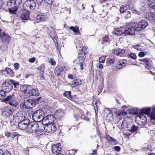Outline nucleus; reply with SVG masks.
I'll list each match as a JSON object with an SVG mask.
<instances>
[{
    "label": "nucleus",
    "instance_id": "1",
    "mask_svg": "<svg viewBox=\"0 0 155 155\" xmlns=\"http://www.w3.org/2000/svg\"><path fill=\"white\" fill-rule=\"evenodd\" d=\"M21 0H11L8 3V5L11 6L12 4L13 6L9 8V12L12 14H15L18 6L21 4Z\"/></svg>",
    "mask_w": 155,
    "mask_h": 155
},
{
    "label": "nucleus",
    "instance_id": "2",
    "mask_svg": "<svg viewBox=\"0 0 155 155\" xmlns=\"http://www.w3.org/2000/svg\"><path fill=\"white\" fill-rule=\"evenodd\" d=\"M3 101L15 107H17L18 106V102L16 101L15 96L14 95L8 96L3 100Z\"/></svg>",
    "mask_w": 155,
    "mask_h": 155
},
{
    "label": "nucleus",
    "instance_id": "3",
    "mask_svg": "<svg viewBox=\"0 0 155 155\" xmlns=\"http://www.w3.org/2000/svg\"><path fill=\"white\" fill-rule=\"evenodd\" d=\"M27 117L26 113L23 111H20L15 114L13 117V121L18 123L25 119Z\"/></svg>",
    "mask_w": 155,
    "mask_h": 155
},
{
    "label": "nucleus",
    "instance_id": "4",
    "mask_svg": "<svg viewBox=\"0 0 155 155\" xmlns=\"http://www.w3.org/2000/svg\"><path fill=\"white\" fill-rule=\"evenodd\" d=\"M44 111L41 110H38L35 111L32 116L33 119L35 122H40L44 116Z\"/></svg>",
    "mask_w": 155,
    "mask_h": 155
},
{
    "label": "nucleus",
    "instance_id": "5",
    "mask_svg": "<svg viewBox=\"0 0 155 155\" xmlns=\"http://www.w3.org/2000/svg\"><path fill=\"white\" fill-rule=\"evenodd\" d=\"M135 28L131 26L130 24L127 26L124 25L122 26V31H123V35H133L134 34Z\"/></svg>",
    "mask_w": 155,
    "mask_h": 155
},
{
    "label": "nucleus",
    "instance_id": "6",
    "mask_svg": "<svg viewBox=\"0 0 155 155\" xmlns=\"http://www.w3.org/2000/svg\"><path fill=\"white\" fill-rule=\"evenodd\" d=\"M39 126L36 123H30L29 124V127L28 128V132L32 133L35 132L38 136L41 135L40 134L39 130L38 129Z\"/></svg>",
    "mask_w": 155,
    "mask_h": 155
},
{
    "label": "nucleus",
    "instance_id": "7",
    "mask_svg": "<svg viewBox=\"0 0 155 155\" xmlns=\"http://www.w3.org/2000/svg\"><path fill=\"white\" fill-rule=\"evenodd\" d=\"M24 4V7L26 9L33 10L36 6L35 2L33 0H25Z\"/></svg>",
    "mask_w": 155,
    "mask_h": 155
},
{
    "label": "nucleus",
    "instance_id": "8",
    "mask_svg": "<svg viewBox=\"0 0 155 155\" xmlns=\"http://www.w3.org/2000/svg\"><path fill=\"white\" fill-rule=\"evenodd\" d=\"M149 25L148 21L146 20H141L138 23L137 26L135 28V31H139L142 29L146 28Z\"/></svg>",
    "mask_w": 155,
    "mask_h": 155
},
{
    "label": "nucleus",
    "instance_id": "9",
    "mask_svg": "<svg viewBox=\"0 0 155 155\" xmlns=\"http://www.w3.org/2000/svg\"><path fill=\"white\" fill-rule=\"evenodd\" d=\"M44 130L48 133H53L56 130V127L54 123H50L45 126Z\"/></svg>",
    "mask_w": 155,
    "mask_h": 155
},
{
    "label": "nucleus",
    "instance_id": "10",
    "mask_svg": "<svg viewBox=\"0 0 155 155\" xmlns=\"http://www.w3.org/2000/svg\"><path fill=\"white\" fill-rule=\"evenodd\" d=\"M29 122V119H26L21 121L18 124V127L19 128L22 130L27 129L28 131V128L30 124Z\"/></svg>",
    "mask_w": 155,
    "mask_h": 155
},
{
    "label": "nucleus",
    "instance_id": "11",
    "mask_svg": "<svg viewBox=\"0 0 155 155\" xmlns=\"http://www.w3.org/2000/svg\"><path fill=\"white\" fill-rule=\"evenodd\" d=\"M25 101L27 109L31 108L35 105V102L33 100L25 97Z\"/></svg>",
    "mask_w": 155,
    "mask_h": 155
},
{
    "label": "nucleus",
    "instance_id": "12",
    "mask_svg": "<svg viewBox=\"0 0 155 155\" xmlns=\"http://www.w3.org/2000/svg\"><path fill=\"white\" fill-rule=\"evenodd\" d=\"M137 118L138 120V124L139 125H143L147 121L146 117L142 114L137 115Z\"/></svg>",
    "mask_w": 155,
    "mask_h": 155
},
{
    "label": "nucleus",
    "instance_id": "13",
    "mask_svg": "<svg viewBox=\"0 0 155 155\" xmlns=\"http://www.w3.org/2000/svg\"><path fill=\"white\" fill-rule=\"evenodd\" d=\"M104 114L106 115L107 119L111 120L113 119V114L108 108H105L104 110Z\"/></svg>",
    "mask_w": 155,
    "mask_h": 155
},
{
    "label": "nucleus",
    "instance_id": "14",
    "mask_svg": "<svg viewBox=\"0 0 155 155\" xmlns=\"http://www.w3.org/2000/svg\"><path fill=\"white\" fill-rule=\"evenodd\" d=\"M61 150V146L60 143L54 145L52 147V151L53 153H59Z\"/></svg>",
    "mask_w": 155,
    "mask_h": 155
},
{
    "label": "nucleus",
    "instance_id": "15",
    "mask_svg": "<svg viewBox=\"0 0 155 155\" xmlns=\"http://www.w3.org/2000/svg\"><path fill=\"white\" fill-rule=\"evenodd\" d=\"M2 88L6 92H8L10 91L12 88V86L10 82H7L3 83L2 85Z\"/></svg>",
    "mask_w": 155,
    "mask_h": 155
},
{
    "label": "nucleus",
    "instance_id": "16",
    "mask_svg": "<svg viewBox=\"0 0 155 155\" xmlns=\"http://www.w3.org/2000/svg\"><path fill=\"white\" fill-rule=\"evenodd\" d=\"M54 72L56 76H59L63 73V68L60 65L57 66L55 69Z\"/></svg>",
    "mask_w": 155,
    "mask_h": 155
},
{
    "label": "nucleus",
    "instance_id": "17",
    "mask_svg": "<svg viewBox=\"0 0 155 155\" xmlns=\"http://www.w3.org/2000/svg\"><path fill=\"white\" fill-rule=\"evenodd\" d=\"M2 112L4 116L7 117H8L11 115L12 112V110L9 108L6 107L3 109Z\"/></svg>",
    "mask_w": 155,
    "mask_h": 155
},
{
    "label": "nucleus",
    "instance_id": "18",
    "mask_svg": "<svg viewBox=\"0 0 155 155\" xmlns=\"http://www.w3.org/2000/svg\"><path fill=\"white\" fill-rule=\"evenodd\" d=\"M106 139L107 141L111 145H114L117 144V140L109 135H106Z\"/></svg>",
    "mask_w": 155,
    "mask_h": 155
},
{
    "label": "nucleus",
    "instance_id": "19",
    "mask_svg": "<svg viewBox=\"0 0 155 155\" xmlns=\"http://www.w3.org/2000/svg\"><path fill=\"white\" fill-rule=\"evenodd\" d=\"M19 102H21L20 104V107L21 110L24 109L25 108H26L25 102V97L20 96L19 98Z\"/></svg>",
    "mask_w": 155,
    "mask_h": 155
},
{
    "label": "nucleus",
    "instance_id": "20",
    "mask_svg": "<svg viewBox=\"0 0 155 155\" xmlns=\"http://www.w3.org/2000/svg\"><path fill=\"white\" fill-rule=\"evenodd\" d=\"M29 17V14L27 11L23 12L20 16V18L22 20H27Z\"/></svg>",
    "mask_w": 155,
    "mask_h": 155
},
{
    "label": "nucleus",
    "instance_id": "21",
    "mask_svg": "<svg viewBox=\"0 0 155 155\" xmlns=\"http://www.w3.org/2000/svg\"><path fill=\"white\" fill-rule=\"evenodd\" d=\"M122 26L115 28L113 33L115 35H120L121 34L123 35V31H122Z\"/></svg>",
    "mask_w": 155,
    "mask_h": 155
},
{
    "label": "nucleus",
    "instance_id": "22",
    "mask_svg": "<svg viewBox=\"0 0 155 155\" xmlns=\"http://www.w3.org/2000/svg\"><path fill=\"white\" fill-rule=\"evenodd\" d=\"M81 84V80L80 79H77L73 80L72 81L71 85L72 87H74Z\"/></svg>",
    "mask_w": 155,
    "mask_h": 155
},
{
    "label": "nucleus",
    "instance_id": "23",
    "mask_svg": "<svg viewBox=\"0 0 155 155\" xmlns=\"http://www.w3.org/2000/svg\"><path fill=\"white\" fill-rule=\"evenodd\" d=\"M69 28L70 30L73 31L75 35H78L80 34V33L79 30V28L78 26H76L75 27L71 26Z\"/></svg>",
    "mask_w": 155,
    "mask_h": 155
},
{
    "label": "nucleus",
    "instance_id": "24",
    "mask_svg": "<svg viewBox=\"0 0 155 155\" xmlns=\"http://www.w3.org/2000/svg\"><path fill=\"white\" fill-rule=\"evenodd\" d=\"M29 94L31 96H38L39 95V93L37 89H32L29 91Z\"/></svg>",
    "mask_w": 155,
    "mask_h": 155
},
{
    "label": "nucleus",
    "instance_id": "25",
    "mask_svg": "<svg viewBox=\"0 0 155 155\" xmlns=\"http://www.w3.org/2000/svg\"><path fill=\"white\" fill-rule=\"evenodd\" d=\"M126 63L127 61L125 59H123L119 60L117 63V66L119 65L121 66V67L118 68L120 69L123 68L125 66ZM117 67H118V66Z\"/></svg>",
    "mask_w": 155,
    "mask_h": 155
},
{
    "label": "nucleus",
    "instance_id": "26",
    "mask_svg": "<svg viewBox=\"0 0 155 155\" xmlns=\"http://www.w3.org/2000/svg\"><path fill=\"white\" fill-rule=\"evenodd\" d=\"M127 6H122L120 7V13H123L124 12L127 14L128 15H130V12L128 11H126V10L127 9ZM129 16V15H128Z\"/></svg>",
    "mask_w": 155,
    "mask_h": 155
},
{
    "label": "nucleus",
    "instance_id": "27",
    "mask_svg": "<svg viewBox=\"0 0 155 155\" xmlns=\"http://www.w3.org/2000/svg\"><path fill=\"white\" fill-rule=\"evenodd\" d=\"M55 114L57 116L59 117H61L64 115V113L61 109H59L57 110L55 113Z\"/></svg>",
    "mask_w": 155,
    "mask_h": 155
},
{
    "label": "nucleus",
    "instance_id": "28",
    "mask_svg": "<svg viewBox=\"0 0 155 155\" xmlns=\"http://www.w3.org/2000/svg\"><path fill=\"white\" fill-rule=\"evenodd\" d=\"M5 71L6 72L7 75L8 76L11 77L14 75L13 71L9 68H6Z\"/></svg>",
    "mask_w": 155,
    "mask_h": 155
},
{
    "label": "nucleus",
    "instance_id": "29",
    "mask_svg": "<svg viewBox=\"0 0 155 155\" xmlns=\"http://www.w3.org/2000/svg\"><path fill=\"white\" fill-rule=\"evenodd\" d=\"M147 3L150 8L155 9V0H147Z\"/></svg>",
    "mask_w": 155,
    "mask_h": 155
},
{
    "label": "nucleus",
    "instance_id": "30",
    "mask_svg": "<svg viewBox=\"0 0 155 155\" xmlns=\"http://www.w3.org/2000/svg\"><path fill=\"white\" fill-rule=\"evenodd\" d=\"M137 112L134 110L133 109H128L126 111H124L123 112V115L124 116L127 115V114H135Z\"/></svg>",
    "mask_w": 155,
    "mask_h": 155
},
{
    "label": "nucleus",
    "instance_id": "31",
    "mask_svg": "<svg viewBox=\"0 0 155 155\" xmlns=\"http://www.w3.org/2000/svg\"><path fill=\"white\" fill-rule=\"evenodd\" d=\"M84 58L83 57L81 56L79 58V64L80 65V69L81 70H82L83 69V63L84 61Z\"/></svg>",
    "mask_w": 155,
    "mask_h": 155
},
{
    "label": "nucleus",
    "instance_id": "32",
    "mask_svg": "<svg viewBox=\"0 0 155 155\" xmlns=\"http://www.w3.org/2000/svg\"><path fill=\"white\" fill-rule=\"evenodd\" d=\"M2 40H4L5 42H8L10 40V37L5 33L2 35Z\"/></svg>",
    "mask_w": 155,
    "mask_h": 155
},
{
    "label": "nucleus",
    "instance_id": "33",
    "mask_svg": "<svg viewBox=\"0 0 155 155\" xmlns=\"http://www.w3.org/2000/svg\"><path fill=\"white\" fill-rule=\"evenodd\" d=\"M48 116H46L45 117H43V119L41 120L42 123L44 125H47L48 124H50L49 120L48 119Z\"/></svg>",
    "mask_w": 155,
    "mask_h": 155
},
{
    "label": "nucleus",
    "instance_id": "34",
    "mask_svg": "<svg viewBox=\"0 0 155 155\" xmlns=\"http://www.w3.org/2000/svg\"><path fill=\"white\" fill-rule=\"evenodd\" d=\"M151 110V108L150 107H148V108H146L143 109L141 111V112L142 113L146 114L147 115H150V112Z\"/></svg>",
    "mask_w": 155,
    "mask_h": 155
},
{
    "label": "nucleus",
    "instance_id": "35",
    "mask_svg": "<svg viewBox=\"0 0 155 155\" xmlns=\"http://www.w3.org/2000/svg\"><path fill=\"white\" fill-rule=\"evenodd\" d=\"M46 18V16L44 15H39L36 17V19L37 20L41 21L45 20Z\"/></svg>",
    "mask_w": 155,
    "mask_h": 155
},
{
    "label": "nucleus",
    "instance_id": "36",
    "mask_svg": "<svg viewBox=\"0 0 155 155\" xmlns=\"http://www.w3.org/2000/svg\"><path fill=\"white\" fill-rule=\"evenodd\" d=\"M150 116L151 120H155V106L153 107V111L150 114Z\"/></svg>",
    "mask_w": 155,
    "mask_h": 155
},
{
    "label": "nucleus",
    "instance_id": "37",
    "mask_svg": "<svg viewBox=\"0 0 155 155\" xmlns=\"http://www.w3.org/2000/svg\"><path fill=\"white\" fill-rule=\"evenodd\" d=\"M48 119L49 120L50 123H53L52 122H53L55 120V118L53 115L50 114L48 115Z\"/></svg>",
    "mask_w": 155,
    "mask_h": 155
},
{
    "label": "nucleus",
    "instance_id": "38",
    "mask_svg": "<svg viewBox=\"0 0 155 155\" xmlns=\"http://www.w3.org/2000/svg\"><path fill=\"white\" fill-rule=\"evenodd\" d=\"M98 103V101H94L93 102V105L94 106V110H95V113L96 114L98 113V109L97 107V104Z\"/></svg>",
    "mask_w": 155,
    "mask_h": 155
},
{
    "label": "nucleus",
    "instance_id": "39",
    "mask_svg": "<svg viewBox=\"0 0 155 155\" xmlns=\"http://www.w3.org/2000/svg\"><path fill=\"white\" fill-rule=\"evenodd\" d=\"M9 81L10 82L11 84H12L15 87H17L19 86V84L18 81H14L13 80H10Z\"/></svg>",
    "mask_w": 155,
    "mask_h": 155
},
{
    "label": "nucleus",
    "instance_id": "40",
    "mask_svg": "<svg viewBox=\"0 0 155 155\" xmlns=\"http://www.w3.org/2000/svg\"><path fill=\"white\" fill-rule=\"evenodd\" d=\"M5 97V94L4 91L2 90H0V100H4Z\"/></svg>",
    "mask_w": 155,
    "mask_h": 155
},
{
    "label": "nucleus",
    "instance_id": "41",
    "mask_svg": "<svg viewBox=\"0 0 155 155\" xmlns=\"http://www.w3.org/2000/svg\"><path fill=\"white\" fill-rule=\"evenodd\" d=\"M63 95L69 99L71 100L72 97L71 96V92L70 91H66L63 94Z\"/></svg>",
    "mask_w": 155,
    "mask_h": 155
},
{
    "label": "nucleus",
    "instance_id": "42",
    "mask_svg": "<svg viewBox=\"0 0 155 155\" xmlns=\"http://www.w3.org/2000/svg\"><path fill=\"white\" fill-rule=\"evenodd\" d=\"M129 57L132 59H135L137 58L136 55L133 53H131L128 55Z\"/></svg>",
    "mask_w": 155,
    "mask_h": 155
},
{
    "label": "nucleus",
    "instance_id": "43",
    "mask_svg": "<svg viewBox=\"0 0 155 155\" xmlns=\"http://www.w3.org/2000/svg\"><path fill=\"white\" fill-rule=\"evenodd\" d=\"M105 58L104 57H101L99 58V62L101 63H104L105 61Z\"/></svg>",
    "mask_w": 155,
    "mask_h": 155
},
{
    "label": "nucleus",
    "instance_id": "44",
    "mask_svg": "<svg viewBox=\"0 0 155 155\" xmlns=\"http://www.w3.org/2000/svg\"><path fill=\"white\" fill-rule=\"evenodd\" d=\"M137 130V128L136 127L134 126H132L130 131L132 132H135Z\"/></svg>",
    "mask_w": 155,
    "mask_h": 155
},
{
    "label": "nucleus",
    "instance_id": "45",
    "mask_svg": "<svg viewBox=\"0 0 155 155\" xmlns=\"http://www.w3.org/2000/svg\"><path fill=\"white\" fill-rule=\"evenodd\" d=\"M144 62L146 65L150 64V60L148 58H144Z\"/></svg>",
    "mask_w": 155,
    "mask_h": 155
},
{
    "label": "nucleus",
    "instance_id": "46",
    "mask_svg": "<svg viewBox=\"0 0 155 155\" xmlns=\"http://www.w3.org/2000/svg\"><path fill=\"white\" fill-rule=\"evenodd\" d=\"M145 149L147 152L151 151L152 150V148L150 146H148Z\"/></svg>",
    "mask_w": 155,
    "mask_h": 155
},
{
    "label": "nucleus",
    "instance_id": "47",
    "mask_svg": "<svg viewBox=\"0 0 155 155\" xmlns=\"http://www.w3.org/2000/svg\"><path fill=\"white\" fill-rule=\"evenodd\" d=\"M104 42H108L109 41L108 37L107 35H105L103 38Z\"/></svg>",
    "mask_w": 155,
    "mask_h": 155
},
{
    "label": "nucleus",
    "instance_id": "48",
    "mask_svg": "<svg viewBox=\"0 0 155 155\" xmlns=\"http://www.w3.org/2000/svg\"><path fill=\"white\" fill-rule=\"evenodd\" d=\"M114 53L117 55H120V50L119 49H116L114 51Z\"/></svg>",
    "mask_w": 155,
    "mask_h": 155
},
{
    "label": "nucleus",
    "instance_id": "49",
    "mask_svg": "<svg viewBox=\"0 0 155 155\" xmlns=\"http://www.w3.org/2000/svg\"><path fill=\"white\" fill-rule=\"evenodd\" d=\"M14 67L15 70H18L19 67V64L18 63H15L14 64Z\"/></svg>",
    "mask_w": 155,
    "mask_h": 155
},
{
    "label": "nucleus",
    "instance_id": "50",
    "mask_svg": "<svg viewBox=\"0 0 155 155\" xmlns=\"http://www.w3.org/2000/svg\"><path fill=\"white\" fill-rule=\"evenodd\" d=\"M97 67L99 68L102 69L103 68V65L101 63H99L96 65Z\"/></svg>",
    "mask_w": 155,
    "mask_h": 155
},
{
    "label": "nucleus",
    "instance_id": "51",
    "mask_svg": "<svg viewBox=\"0 0 155 155\" xmlns=\"http://www.w3.org/2000/svg\"><path fill=\"white\" fill-rule=\"evenodd\" d=\"M128 9L132 11L134 8V6L133 4L132 3H130L129 5L128 6Z\"/></svg>",
    "mask_w": 155,
    "mask_h": 155
},
{
    "label": "nucleus",
    "instance_id": "52",
    "mask_svg": "<svg viewBox=\"0 0 155 155\" xmlns=\"http://www.w3.org/2000/svg\"><path fill=\"white\" fill-rule=\"evenodd\" d=\"M18 134V133L16 132H12L11 133V137H14L17 136Z\"/></svg>",
    "mask_w": 155,
    "mask_h": 155
},
{
    "label": "nucleus",
    "instance_id": "53",
    "mask_svg": "<svg viewBox=\"0 0 155 155\" xmlns=\"http://www.w3.org/2000/svg\"><path fill=\"white\" fill-rule=\"evenodd\" d=\"M44 2L48 4H51L53 2V0H44Z\"/></svg>",
    "mask_w": 155,
    "mask_h": 155
},
{
    "label": "nucleus",
    "instance_id": "54",
    "mask_svg": "<svg viewBox=\"0 0 155 155\" xmlns=\"http://www.w3.org/2000/svg\"><path fill=\"white\" fill-rule=\"evenodd\" d=\"M44 65L43 64H41L38 67V69L39 70L42 71L44 68Z\"/></svg>",
    "mask_w": 155,
    "mask_h": 155
},
{
    "label": "nucleus",
    "instance_id": "55",
    "mask_svg": "<svg viewBox=\"0 0 155 155\" xmlns=\"http://www.w3.org/2000/svg\"><path fill=\"white\" fill-rule=\"evenodd\" d=\"M106 62L108 63V64H110L111 63L113 62V60L112 59L109 58L107 60Z\"/></svg>",
    "mask_w": 155,
    "mask_h": 155
},
{
    "label": "nucleus",
    "instance_id": "56",
    "mask_svg": "<svg viewBox=\"0 0 155 155\" xmlns=\"http://www.w3.org/2000/svg\"><path fill=\"white\" fill-rule=\"evenodd\" d=\"M145 54L143 52H140L138 54V56L140 57H143L145 56Z\"/></svg>",
    "mask_w": 155,
    "mask_h": 155
},
{
    "label": "nucleus",
    "instance_id": "57",
    "mask_svg": "<svg viewBox=\"0 0 155 155\" xmlns=\"http://www.w3.org/2000/svg\"><path fill=\"white\" fill-rule=\"evenodd\" d=\"M114 150L117 151H119L120 150V148L118 146H116L114 148Z\"/></svg>",
    "mask_w": 155,
    "mask_h": 155
},
{
    "label": "nucleus",
    "instance_id": "58",
    "mask_svg": "<svg viewBox=\"0 0 155 155\" xmlns=\"http://www.w3.org/2000/svg\"><path fill=\"white\" fill-rule=\"evenodd\" d=\"M49 63L51 64L52 65H54L55 64L56 62L55 61L52 59H51L50 61L49 62Z\"/></svg>",
    "mask_w": 155,
    "mask_h": 155
},
{
    "label": "nucleus",
    "instance_id": "59",
    "mask_svg": "<svg viewBox=\"0 0 155 155\" xmlns=\"http://www.w3.org/2000/svg\"><path fill=\"white\" fill-rule=\"evenodd\" d=\"M35 58L33 57L30 58L29 60V61L30 62L33 63L35 61Z\"/></svg>",
    "mask_w": 155,
    "mask_h": 155
},
{
    "label": "nucleus",
    "instance_id": "60",
    "mask_svg": "<svg viewBox=\"0 0 155 155\" xmlns=\"http://www.w3.org/2000/svg\"><path fill=\"white\" fill-rule=\"evenodd\" d=\"M150 15L154 20H155V14L151 13L150 14Z\"/></svg>",
    "mask_w": 155,
    "mask_h": 155
},
{
    "label": "nucleus",
    "instance_id": "61",
    "mask_svg": "<svg viewBox=\"0 0 155 155\" xmlns=\"http://www.w3.org/2000/svg\"><path fill=\"white\" fill-rule=\"evenodd\" d=\"M133 47H134V48L136 49L137 50H140V47L139 45H135V46H134Z\"/></svg>",
    "mask_w": 155,
    "mask_h": 155
},
{
    "label": "nucleus",
    "instance_id": "62",
    "mask_svg": "<svg viewBox=\"0 0 155 155\" xmlns=\"http://www.w3.org/2000/svg\"><path fill=\"white\" fill-rule=\"evenodd\" d=\"M3 155H11V154L8 151L6 150L3 153Z\"/></svg>",
    "mask_w": 155,
    "mask_h": 155
},
{
    "label": "nucleus",
    "instance_id": "63",
    "mask_svg": "<svg viewBox=\"0 0 155 155\" xmlns=\"http://www.w3.org/2000/svg\"><path fill=\"white\" fill-rule=\"evenodd\" d=\"M131 11L133 13H134L138 14L139 12L137 10L134 9V8Z\"/></svg>",
    "mask_w": 155,
    "mask_h": 155
},
{
    "label": "nucleus",
    "instance_id": "64",
    "mask_svg": "<svg viewBox=\"0 0 155 155\" xmlns=\"http://www.w3.org/2000/svg\"><path fill=\"white\" fill-rule=\"evenodd\" d=\"M5 135L8 137H11V133H9V132H7L6 134Z\"/></svg>",
    "mask_w": 155,
    "mask_h": 155
}]
</instances>
